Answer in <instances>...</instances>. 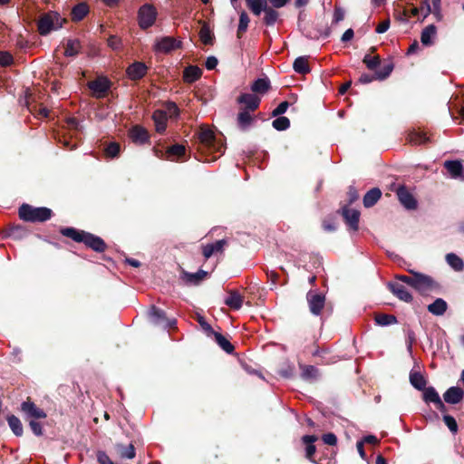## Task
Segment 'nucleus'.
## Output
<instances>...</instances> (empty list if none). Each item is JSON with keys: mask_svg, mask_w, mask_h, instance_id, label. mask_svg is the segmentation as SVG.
Here are the masks:
<instances>
[{"mask_svg": "<svg viewBox=\"0 0 464 464\" xmlns=\"http://www.w3.org/2000/svg\"><path fill=\"white\" fill-rule=\"evenodd\" d=\"M246 4L253 14L256 16L264 13L263 22L266 26H273L279 21V12L269 6L267 0H246Z\"/></svg>", "mask_w": 464, "mask_h": 464, "instance_id": "1", "label": "nucleus"}, {"mask_svg": "<svg viewBox=\"0 0 464 464\" xmlns=\"http://www.w3.org/2000/svg\"><path fill=\"white\" fill-rule=\"evenodd\" d=\"M21 219L29 222H44L51 218L52 210L48 208H34L28 204H23L19 208Z\"/></svg>", "mask_w": 464, "mask_h": 464, "instance_id": "2", "label": "nucleus"}, {"mask_svg": "<svg viewBox=\"0 0 464 464\" xmlns=\"http://www.w3.org/2000/svg\"><path fill=\"white\" fill-rule=\"evenodd\" d=\"M65 20L57 12L43 14L38 21V31L42 35H47L52 31L60 29Z\"/></svg>", "mask_w": 464, "mask_h": 464, "instance_id": "3", "label": "nucleus"}, {"mask_svg": "<svg viewBox=\"0 0 464 464\" xmlns=\"http://www.w3.org/2000/svg\"><path fill=\"white\" fill-rule=\"evenodd\" d=\"M199 142L211 152H224V145L218 140L214 132L206 127H202L198 133Z\"/></svg>", "mask_w": 464, "mask_h": 464, "instance_id": "4", "label": "nucleus"}, {"mask_svg": "<svg viewBox=\"0 0 464 464\" xmlns=\"http://www.w3.org/2000/svg\"><path fill=\"white\" fill-rule=\"evenodd\" d=\"M182 43L171 36H163L157 38L153 45L156 53H169L174 50L181 48Z\"/></svg>", "mask_w": 464, "mask_h": 464, "instance_id": "5", "label": "nucleus"}, {"mask_svg": "<svg viewBox=\"0 0 464 464\" xmlns=\"http://www.w3.org/2000/svg\"><path fill=\"white\" fill-rule=\"evenodd\" d=\"M157 17V11L151 5H143L138 13L139 25L142 29H147L153 25Z\"/></svg>", "mask_w": 464, "mask_h": 464, "instance_id": "6", "label": "nucleus"}, {"mask_svg": "<svg viewBox=\"0 0 464 464\" xmlns=\"http://www.w3.org/2000/svg\"><path fill=\"white\" fill-rule=\"evenodd\" d=\"M149 317L150 322L164 329L172 328L176 325L175 319H168L163 310L152 305L149 311Z\"/></svg>", "mask_w": 464, "mask_h": 464, "instance_id": "7", "label": "nucleus"}, {"mask_svg": "<svg viewBox=\"0 0 464 464\" xmlns=\"http://www.w3.org/2000/svg\"><path fill=\"white\" fill-rule=\"evenodd\" d=\"M411 274H413L412 286L414 289L420 293H426L432 290L436 284L433 279L426 275L409 270Z\"/></svg>", "mask_w": 464, "mask_h": 464, "instance_id": "8", "label": "nucleus"}, {"mask_svg": "<svg viewBox=\"0 0 464 464\" xmlns=\"http://www.w3.org/2000/svg\"><path fill=\"white\" fill-rule=\"evenodd\" d=\"M306 300L311 314H313L314 315L321 314V312L325 304L324 295L318 293L317 291L310 290L306 294Z\"/></svg>", "mask_w": 464, "mask_h": 464, "instance_id": "9", "label": "nucleus"}, {"mask_svg": "<svg viewBox=\"0 0 464 464\" xmlns=\"http://www.w3.org/2000/svg\"><path fill=\"white\" fill-rule=\"evenodd\" d=\"M397 197L401 204L407 209H415L417 201L413 195L405 188L400 187L397 189Z\"/></svg>", "mask_w": 464, "mask_h": 464, "instance_id": "10", "label": "nucleus"}, {"mask_svg": "<svg viewBox=\"0 0 464 464\" xmlns=\"http://www.w3.org/2000/svg\"><path fill=\"white\" fill-rule=\"evenodd\" d=\"M393 65L389 63L386 64L382 70L376 71L374 75L363 73L361 75L359 81L362 83H370L374 79L377 80H384L386 79L392 72Z\"/></svg>", "mask_w": 464, "mask_h": 464, "instance_id": "11", "label": "nucleus"}, {"mask_svg": "<svg viewBox=\"0 0 464 464\" xmlns=\"http://www.w3.org/2000/svg\"><path fill=\"white\" fill-rule=\"evenodd\" d=\"M260 98L256 94L243 93L237 98V102L245 106L243 111H254L260 104Z\"/></svg>", "mask_w": 464, "mask_h": 464, "instance_id": "12", "label": "nucleus"}, {"mask_svg": "<svg viewBox=\"0 0 464 464\" xmlns=\"http://www.w3.org/2000/svg\"><path fill=\"white\" fill-rule=\"evenodd\" d=\"M21 410L27 418L37 420L44 419L46 417V413L30 401H24L21 405Z\"/></svg>", "mask_w": 464, "mask_h": 464, "instance_id": "13", "label": "nucleus"}, {"mask_svg": "<svg viewBox=\"0 0 464 464\" xmlns=\"http://www.w3.org/2000/svg\"><path fill=\"white\" fill-rule=\"evenodd\" d=\"M388 288L390 291L400 300L410 303L412 301V295L407 290V288L397 282H390L388 284Z\"/></svg>", "mask_w": 464, "mask_h": 464, "instance_id": "14", "label": "nucleus"}, {"mask_svg": "<svg viewBox=\"0 0 464 464\" xmlns=\"http://www.w3.org/2000/svg\"><path fill=\"white\" fill-rule=\"evenodd\" d=\"M148 67L144 63L135 62L127 68V74L132 81L141 79L147 73Z\"/></svg>", "mask_w": 464, "mask_h": 464, "instance_id": "15", "label": "nucleus"}, {"mask_svg": "<svg viewBox=\"0 0 464 464\" xmlns=\"http://www.w3.org/2000/svg\"><path fill=\"white\" fill-rule=\"evenodd\" d=\"M82 242L96 252H103L106 248V245L101 237L88 232H86Z\"/></svg>", "mask_w": 464, "mask_h": 464, "instance_id": "16", "label": "nucleus"}, {"mask_svg": "<svg viewBox=\"0 0 464 464\" xmlns=\"http://www.w3.org/2000/svg\"><path fill=\"white\" fill-rule=\"evenodd\" d=\"M444 167L449 172L451 179H464V169L460 161L459 160H447L444 162Z\"/></svg>", "mask_w": 464, "mask_h": 464, "instance_id": "17", "label": "nucleus"}, {"mask_svg": "<svg viewBox=\"0 0 464 464\" xmlns=\"http://www.w3.org/2000/svg\"><path fill=\"white\" fill-rule=\"evenodd\" d=\"M343 216L346 224L353 230L358 229L360 212L356 209L344 207L343 208Z\"/></svg>", "mask_w": 464, "mask_h": 464, "instance_id": "18", "label": "nucleus"}, {"mask_svg": "<svg viewBox=\"0 0 464 464\" xmlns=\"http://www.w3.org/2000/svg\"><path fill=\"white\" fill-rule=\"evenodd\" d=\"M464 397V392L459 387H450L443 394L444 401L450 404L459 403Z\"/></svg>", "mask_w": 464, "mask_h": 464, "instance_id": "19", "label": "nucleus"}, {"mask_svg": "<svg viewBox=\"0 0 464 464\" xmlns=\"http://www.w3.org/2000/svg\"><path fill=\"white\" fill-rule=\"evenodd\" d=\"M88 86L98 97H101L109 90L110 82L106 78H98L90 82Z\"/></svg>", "mask_w": 464, "mask_h": 464, "instance_id": "20", "label": "nucleus"}, {"mask_svg": "<svg viewBox=\"0 0 464 464\" xmlns=\"http://www.w3.org/2000/svg\"><path fill=\"white\" fill-rule=\"evenodd\" d=\"M130 138L135 143L143 144L149 140L148 131L141 126L136 125L130 130Z\"/></svg>", "mask_w": 464, "mask_h": 464, "instance_id": "21", "label": "nucleus"}, {"mask_svg": "<svg viewBox=\"0 0 464 464\" xmlns=\"http://www.w3.org/2000/svg\"><path fill=\"white\" fill-rule=\"evenodd\" d=\"M152 119L154 121L157 132H164L167 127V113L161 110H157L154 111Z\"/></svg>", "mask_w": 464, "mask_h": 464, "instance_id": "22", "label": "nucleus"}, {"mask_svg": "<svg viewBox=\"0 0 464 464\" xmlns=\"http://www.w3.org/2000/svg\"><path fill=\"white\" fill-rule=\"evenodd\" d=\"M225 245V239H220L215 243L208 244L203 246V256L205 258H209L212 255L222 252Z\"/></svg>", "mask_w": 464, "mask_h": 464, "instance_id": "23", "label": "nucleus"}, {"mask_svg": "<svg viewBox=\"0 0 464 464\" xmlns=\"http://www.w3.org/2000/svg\"><path fill=\"white\" fill-rule=\"evenodd\" d=\"M437 34V28L434 24H430L426 26L420 35V42L425 46H430L433 44V39L435 38Z\"/></svg>", "mask_w": 464, "mask_h": 464, "instance_id": "24", "label": "nucleus"}, {"mask_svg": "<svg viewBox=\"0 0 464 464\" xmlns=\"http://www.w3.org/2000/svg\"><path fill=\"white\" fill-rule=\"evenodd\" d=\"M224 302L231 309L239 310L243 304V296L238 292L230 291Z\"/></svg>", "mask_w": 464, "mask_h": 464, "instance_id": "25", "label": "nucleus"}, {"mask_svg": "<svg viewBox=\"0 0 464 464\" xmlns=\"http://www.w3.org/2000/svg\"><path fill=\"white\" fill-rule=\"evenodd\" d=\"M202 75V70L194 65H189L184 70L183 78L186 82L191 83L198 80Z\"/></svg>", "mask_w": 464, "mask_h": 464, "instance_id": "26", "label": "nucleus"}, {"mask_svg": "<svg viewBox=\"0 0 464 464\" xmlns=\"http://www.w3.org/2000/svg\"><path fill=\"white\" fill-rule=\"evenodd\" d=\"M382 196V191L378 188L370 189L363 197V205L365 208L374 206Z\"/></svg>", "mask_w": 464, "mask_h": 464, "instance_id": "27", "label": "nucleus"}, {"mask_svg": "<svg viewBox=\"0 0 464 464\" xmlns=\"http://www.w3.org/2000/svg\"><path fill=\"white\" fill-rule=\"evenodd\" d=\"M254 121V118L250 114V111H241L237 115V125L242 130H246L250 128Z\"/></svg>", "mask_w": 464, "mask_h": 464, "instance_id": "28", "label": "nucleus"}, {"mask_svg": "<svg viewBox=\"0 0 464 464\" xmlns=\"http://www.w3.org/2000/svg\"><path fill=\"white\" fill-rule=\"evenodd\" d=\"M448 308L446 301L437 298L433 303L428 305V311L434 315H442Z\"/></svg>", "mask_w": 464, "mask_h": 464, "instance_id": "29", "label": "nucleus"}, {"mask_svg": "<svg viewBox=\"0 0 464 464\" xmlns=\"http://www.w3.org/2000/svg\"><path fill=\"white\" fill-rule=\"evenodd\" d=\"M89 13V7L85 3H80L73 6L71 12L72 20L79 22Z\"/></svg>", "mask_w": 464, "mask_h": 464, "instance_id": "30", "label": "nucleus"}, {"mask_svg": "<svg viewBox=\"0 0 464 464\" xmlns=\"http://www.w3.org/2000/svg\"><path fill=\"white\" fill-rule=\"evenodd\" d=\"M447 264L455 271L461 272L464 269L463 260L454 253H449L446 255Z\"/></svg>", "mask_w": 464, "mask_h": 464, "instance_id": "31", "label": "nucleus"}, {"mask_svg": "<svg viewBox=\"0 0 464 464\" xmlns=\"http://www.w3.org/2000/svg\"><path fill=\"white\" fill-rule=\"evenodd\" d=\"M302 440L306 445L305 456L308 459L312 461V457L314 456L316 450L314 443L317 440V437L315 435H304L302 438Z\"/></svg>", "mask_w": 464, "mask_h": 464, "instance_id": "32", "label": "nucleus"}, {"mask_svg": "<svg viewBox=\"0 0 464 464\" xmlns=\"http://www.w3.org/2000/svg\"><path fill=\"white\" fill-rule=\"evenodd\" d=\"M200 41L206 45H211L214 40V34L207 23H202L199 31Z\"/></svg>", "mask_w": 464, "mask_h": 464, "instance_id": "33", "label": "nucleus"}, {"mask_svg": "<svg viewBox=\"0 0 464 464\" xmlns=\"http://www.w3.org/2000/svg\"><path fill=\"white\" fill-rule=\"evenodd\" d=\"M410 382L417 390L422 391L426 386V380L419 372L411 371L410 373Z\"/></svg>", "mask_w": 464, "mask_h": 464, "instance_id": "34", "label": "nucleus"}, {"mask_svg": "<svg viewBox=\"0 0 464 464\" xmlns=\"http://www.w3.org/2000/svg\"><path fill=\"white\" fill-rule=\"evenodd\" d=\"M293 68L295 72L300 74H305L310 72L307 58L304 56L297 57L294 62Z\"/></svg>", "mask_w": 464, "mask_h": 464, "instance_id": "35", "label": "nucleus"}, {"mask_svg": "<svg viewBox=\"0 0 464 464\" xmlns=\"http://www.w3.org/2000/svg\"><path fill=\"white\" fill-rule=\"evenodd\" d=\"M269 88L270 82L267 78H259L256 80L251 86V90L256 93H265Z\"/></svg>", "mask_w": 464, "mask_h": 464, "instance_id": "36", "label": "nucleus"}, {"mask_svg": "<svg viewBox=\"0 0 464 464\" xmlns=\"http://www.w3.org/2000/svg\"><path fill=\"white\" fill-rule=\"evenodd\" d=\"M117 450H118L119 455L122 459H131L135 458V455H136L135 449L132 444H129L127 446L122 445V444H118Z\"/></svg>", "mask_w": 464, "mask_h": 464, "instance_id": "37", "label": "nucleus"}, {"mask_svg": "<svg viewBox=\"0 0 464 464\" xmlns=\"http://www.w3.org/2000/svg\"><path fill=\"white\" fill-rule=\"evenodd\" d=\"M61 232L63 236L68 237L76 242H82L86 234L85 231L77 230L73 227L63 228Z\"/></svg>", "mask_w": 464, "mask_h": 464, "instance_id": "38", "label": "nucleus"}, {"mask_svg": "<svg viewBox=\"0 0 464 464\" xmlns=\"http://www.w3.org/2000/svg\"><path fill=\"white\" fill-rule=\"evenodd\" d=\"M81 49V43L77 39H70L65 45L64 54L66 56H75Z\"/></svg>", "mask_w": 464, "mask_h": 464, "instance_id": "39", "label": "nucleus"}, {"mask_svg": "<svg viewBox=\"0 0 464 464\" xmlns=\"http://www.w3.org/2000/svg\"><path fill=\"white\" fill-rule=\"evenodd\" d=\"M207 276V272L199 270L197 273H184V278L187 283L191 285L199 284Z\"/></svg>", "mask_w": 464, "mask_h": 464, "instance_id": "40", "label": "nucleus"}, {"mask_svg": "<svg viewBox=\"0 0 464 464\" xmlns=\"http://www.w3.org/2000/svg\"><path fill=\"white\" fill-rule=\"evenodd\" d=\"M215 340L217 343L227 353H231L234 351V346L231 343L224 337L221 334L215 332L214 334Z\"/></svg>", "mask_w": 464, "mask_h": 464, "instance_id": "41", "label": "nucleus"}, {"mask_svg": "<svg viewBox=\"0 0 464 464\" xmlns=\"http://www.w3.org/2000/svg\"><path fill=\"white\" fill-rule=\"evenodd\" d=\"M375 322L378 325L388 326L397 323V318L392 314H379L375 316Z\"/></svg>", "mask_w": 464, "mask_h": 464, "instance_id": "42", "label": "nucleus"}, {"mask_svg": "<svg viewBox=\"0 0 464 464\" xmlns=\"http://www.w3.org/2000/svg\"><path fill=\"white\" fill-rule=\"evenodd\" d=\"M250 19L248 17V14L242 11L239 14V22H238V27H237V37L240 38L242 34L247 30L248 24H249Z\"/></svg>", "mask_w": 464, "mask_h": 464, "instance_id": "43", "label": "nucleus"}, {"mask_svg": "<svg viewBox=\"0 0 464 464\" xmlns=\"http://www.w3.org/2000/svg\"><path fill=\"white\" fill-rule=\"evenodd\" d=\"M408 140L411 143L415 145L425 144L429 141V138L426 134L420 131H411L409 133Z\"/></svg>", "mask_w": 464, "mask_h": 464, "instance_id": "44", "label": "nucleus"}, {"mask_svg": "<svg viewBox=\"0 0 464 464\" xmlns=\"http://www.w3.org/2000/svg\"><path fill=\"white\" fill-rule=\"evenodd\" d=\"M8 425L16 436L23 434V425L21 420L14 415H11L7 418Z\"/></svg>", "mask_w": 464, "mask_h": 464, "instance_id": "45", "label": "nucleus"}, {"mask_svg": "<svg viewBox=\"0 0 464 464\" xmlns=\"http://www.w3.org/2000/svg\"><path fill=\"white\" fill-rule=\"evenodd\" d=\"M440 399V397L439 393L436 392V390L433 387H428L426 389L424 388L423 400L425 401V402L435 403L436 401H439Z\"/></svg>", "mask_w": 464, "mask_h": 464, "instance_id": "46", "label": "nucleus"}, {"mask_svg": "<svg viewBox=\"0 0 464 464\" xmlns=\"http://www.w3.org/2000/svg\"><path fill=\"white\" fill-rule=\"evenodd\" d=\"M185 153V147L183 145L176 144L171 146L166 152L168 160H173V157H181Z\"/></svg>", "mask_w": 464, "mask_h": 464, "instance_id": "47", "label": "nucleus"}, {"mask_svg": "<svg viewBox=\"0 0 464 464\" xmlns=\"http://www.w3.org/2000/svg\"><path fill=\"white\" fill-rule=\"evenodd\" d=\"M272 125L277 130H285L290 126V121L288 118L281 116L274 120Z\"/></svg>", "mask_w": 464, "mask_h": 464, "instance_id": "48", "label": "nucleus"}, {"mask_svg": "<svg viewBox=\"0 0 464 464\" xmlns=\"http://www.w3.org/2000/svg\"><path fill=\"white\" fill-rule=\"evenodd\" d=\"M363 63L370 70H375L381 63V59L378 55L372 56L371 54H366L362 60Z\"/></svg>", "mask_w": 464, "mask_h": 464, "instance_id": "49", "label": "nucleus"}, {"mask_svg": "<svg viewBox=\"0 0 464 464\" xmlns=\"http://www.w3.org/2000/svg\"><path fill=\"white\" fill-rule=\"evenodd\" d=\"M319 375L318 369L313 365L305 366L303 370L302 376L304 379H316Z\"/></svg>", "mask_w": 464, "mask_h": 464, "instance_id": "50", "label": "nucleus"}, {"mask_svg": "<svg viewBox=\"0 0 464 464\" xmlns=\"http://www.w3.org/2000/svg\"><path fill=\"white\" fill-rule=\"evenodd\" d=\"M443 420L452 433H456L458 431L457 421L452 416L446 414L443 416Z\"/></svg>", "mask_w": 464, "mask_h": 464, "instance_id": "51", "label": "nucleus"}, {"mask_svg": "<svg viewBox=\"0 0 464 464\" xmlns=\"http://www.w3.org/2000/svg\"><path fill=\"white\" fill-rule=\"evenodd\" d=\"M105 152L107 156L114 158L120 153V145L116 142H111L106 147Z\"/></svg>", "mask_w": 464, "mask_h": 464, "instance_id": "52", "label": "nucleus"}, {"mask_svg": "<svg viewBox=\"0 0 464 464\" xmlns=\"http://www.w3.org/2000/svg\"><path fill=\"white\" fill-rule=\"evenodd\" d=\"M13 63V56L8 52L0 51V64L8 66Z\"/></svg>", "mask_w": 464, "mask_h": 464, "instance_id": "53", "label": "nucleus"}, {"mask_svg": "<svg viewBox=\"0 0 464 464\" xmlns=\"http://www.w3.org/2000/svg\"><path fill=\"white\" fill-rule=\"evenodd\" d=\"M108 45L113 49V50H118L120 49L121 45V41L119 37L115 36V35H111L109 38H108Z\"/></svg>", "mask_w": 464, "mask_h": 464, "instance_id": "54", "label": "nucleus"}, {"mask_svg": "<svg viewBox=\"0 0 464 464\" xmlns=\"http://www.w3.org/2000/svg\"><path fill=\"white\" fill-rule=\"evenodd\" d=\"M289 107V103L287 102H283L279 103V105L273 111V116H279L284 114Z\"/></svg>", "mask_w": 464, "mask_h": 464, "instance_id": "55", "label": "nucleus"}, {"mask_svg": "<svg viewBox=\"0 0 464 464\" xmlns=\"http://www.w3.org/2000/svg\"><path fill=\"white\" fill-rule=\"evenodd\" d=\"M415 334L412 330H408L406 334V343H407V349L411 353L412 349V344L415 342Z\"/></svg>", "mask_w": 464, "mask_h": 464, "instance_id": "56", "label": "nucleus"}, {"mask_svg": "<svg viewBox=\"0 0 464 464\" xmlns=\"http://www.w3.org/2000/svg\"><path fill=\"white\" fill-rule=\"evenodd\" d=\"M290 0H267V5L275 9L282 8L286 5Z\"/></svg>", "mask_w": 464, "mask_h": 464, "instance_id": "57", "label": "nucleus"}, {"mask_svg": "<svg viewBox=\"0 0 464 464\" xmlns=\"http://www.w3.org/2000/svg\"><path fill=\"white\" fill-rule=\"evenodd\" d=\"M29 424H30L31 430L34 435H36V436L43 435V428L39 422L32 420H30Z\"/></svg>", "mask_w": 464, "mask_h": 464, "instance_id": "58", "label": "nucleus"}, {"mask_svg": "<svg viewBox=\"0 0 464 464\" xmlns=\"http://www.w3.org/2000/svg\"><path fill=\"white\" fill-rule=\"evenodd\" d=\"M323 441L327 445L334 446L337 442V438L334 433H327L323 436Z\"/></svg>", "mask_w": 464, "mask_h": 464, "instance_id": "59", "label": "nucleus"}, {"mask_svg": "<svg viewBox=\"0 0 464 464\" xmlns=\"http://www.w3.org/2000/svg\"><path fill=\"white\" fill-rule=\"evenodd\" d=\"M97 459H98V462L99 464H114L111 459L109 458V456L105 453V452H102V451H100L97 455Z\"/></svg>", "mask_w": 464, "mask_h": 464, "instance_id": "60", "label": "nucleus"}, {"mask_svg": "<svg viewBox=\"0 0 464 464\" xmlns=\"http://www.w3.org/2000/svg\"><path fill=\"white\" fill-rule=\"evenodd\" d=\"M344 18V12L343 9L336 7L334 13L333 23L337 24L343 21Z\"/></svg>", "mask_w": 464, "mask_h": 464, "instance_id": "61", "label": "nucleus"}, {"mask_svg": "<svg viewBox=\"0 0 464 464\" xmlns=\"http://www.w3.org/2000/svg\"><path fill=\"white\" fill-rule=\"evenodd\" d=\"M218 65V59L215 56H208L206 60L205 66L208 70H213Z\"/></svg>", "mask_w": 464, "mask_h": 464, "instance_id": "62", "label": "nucleus"}, {"mask_svg": "<svg viewBox=\"0 0 464 464\" xmlns=\"http://www.w3.org/2000/svg\"><path fill=\"white\" fill-rule=\"evenodd\" d=\"M390 27V21L384 20L382 23H380L376 27V33L377 34H383L385 33Z\"/></svg>", "mask_w": 464, "mask_h": 464, "instance_id": "63", "label": "nucleus"}, {"mask_svg": "<svg viewBox=\"0 0 464 464\" xmlns=\"http://www.w3.org/2000/svg\"><path fill=\"white\" fill-rule=\"evenodd\" d=\"M353 35H354L353 30L349 28L343 33L341 40H342V42H348L353 39Z\"/></svg>", "mask_w": 464, "mask_h": 464, "instance_id": "64", "label": "nucleus"}]
</instances>
